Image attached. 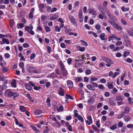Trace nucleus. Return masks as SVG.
<instances>
[{
    "label": "nucleus",
    "instance_id": "1",
    "mask_svg": "<svg viewBox=\"0 0 133 133\" xmlns=\"http://www.w3.org/2000/svg\"><path fill=\"white\" fill-rule=\"evenodd\" d=\"M27 70L30 73L34 72L35 73H37V71L36 70V68L32 66L28 67L27 69Z\"/></svg>",
    "mask_w": 133,
    "mask_h": 133
},
{
    "label": "nucleus",
    "instance_id": "2",
    "mask_svg": "<svg viewBox=\"0 0 133 133\" xmlns=\"http://www.w3.org/2000/svg\"><path fill=\"white\" fill-rule=\"evenodd\" d=\"M116 99L117 101V104L118 105H120L122 104L123 99L121 96H118L116 97Z\"/></svg>",
    "mask_w": 133,
    "mask_h": 133
},
{
    "label": "nucleus",
    "instance_id": "3",
    "mask_svg": "<svg viewBox=\"0 0 133 133\" xmlns=\"http://www.w3.org/2000/svg\"><path fill=\"white\" fill-rule=\"evenodd\" d=\"M102 59L103 60L108 63H110L112 64L114 63V62L110 59L107 57H102Z\"/></svg>",
    "mask_w": 133,
    "mask_h": 133
},
{
    "label": "nucleus",
    "instance_id": "4",
    "mask_svg": "<svg viewBox=\"0 0 133 133\" xmlns=\"http://www.w3.org/2000/svg\"><path fill=\"white\" fill-rule=\"evenodd\" d=\"M116 101L113 98H110L109 99V102L110 104L113 106L116 105V103L115 102Z\"/></svg>",
    "mask_w": 133,
    "mask_h": 133
},
{
    "label": "nucleus",
    "instance_id": "5",
    "mask_svg": "<svg viewBox=\"0 0 133 133\" xmlns=\"http://www.w3.org/2000/svg\"><path fill=\"white\" fill-rule=\"evenodd\" d=\"M105 11L107 15L109 16L111 19H113L114 18V16L110 14L109 11L108 9H106Z\"/></svg>",
    "mask_w": 133,
    "mask_h": 133
},
{
    "label": "nucleus",
    "instance_id": "6",
    "mask_svg": "<svg viewBox=\"0 0 133 133\" xmlns=\"http://www.w3.org/2000/svg\"><path fill=\"white\" fill-rule=\"evenodd\" d=\"M69 17L70 21L74 24H75L76 23L75 21V19L71 15H70L69 16Z\"/></svg>",
    "mask_w": 133,
    "mask_h": 133
},
{
    "label": "nucleus",
    "instance_id": "7",
    "mask_svg": "<svg viewBox=\"0 0 133 133\" xmlns=\"http://www.w3.org/2000/svg\"><path fill=\"white\" fill-rule=\"evenodd\" d=\"M89 13L92 14L93 15H96L97 14V12L95 10L93 9H89Z\"/></svg>",
    "mask_w": 133,
    "mask_h": 133
},
{
    "label": "nucleus",
    "instance_id": "8",
    "mask_svg": "<svg viewBox=\"0 0 133 133\" xmlns=\"http://www.w3.org/2000/svg\"><path fill=\"white\" fill-rule=\"evenodd\" d=\"M67 84L68 87L69 88H71L73 86V82L70 80H68L67 81Z\"/></svg>",
    "mask_w": 133,
    "mask_h": 133
},
{
    "label": "nucleus",
    "instance_id": "9",
    "mask_svg": "<svg viewBox=\"0 0 133 133\" xmlns=\"http://www.w3.org/2000/svg\"><path fill=\"white\" fill-rule=\"evenodd\" d=\"M87 87L89 90L95 91V90L94 87L91 84H89L87 85Z\"/></svg>",
    "mask_w": 133,
    "mask_h": 133
},
{
    "label": "nucleus",
    "instance_id": "10",
    "mask_svg": "<svg viewBox=\"0 0 133 133\" xmlns=\"http://www.w3.org/2000/svg\"><path fill=\"white\" fill-rule=\"evenodd\" d=\"M25 86L26 89L28 90L31 91L32 89V87L30 86L29 84L28 83L25 84Z\"/></svg>",
    "mask_w": 133,
    "mask_h": 133
},
{
    "label": "nucleus",
    "instance_id": "11",
    "mask_svg": "<svg viewBox=\"0 0 133 133\" xmlns=\"http://www.w3.org/2000/svg\"><path fill=\"white\" fill-rule=\"evenodd\" d=\"M116 35L113 34L110 36L108 38V41H110L111 40H113V38L114 39H116Z\"/></svg>",
    "mask_w": 133,
    "mask_h": 133
},
{
    "label": "nucleus",
    "instance_id": "12",
    "mask_svg": "<svg viewBox=\"0 0 133 133\" xmlns=\"http://www.w3.org/2000/svg\"><path fill=\"white\" fill-rule=\"evenodd\" d=\"M64 90L61 87H60L59 91V94L61 96H63L64 95Z\"/></svg>",
    "mask_w": 133,
    "mask_h": 133
},
{
    "label": "nucleus",
    "instance_id": "13",
    "mask_svg": "<svg viewBox=\"0 0 133 133\" xmlns=\"http://www.w3.org/2000/svg\"><path fill=\"white\" fill-rule=\"evenodd\" d=\"M95 101V99L93 98H90L88 101V103L92 104Z\"/></svg>",
    "mask_w": 133,
    "mask_h": 133
},
{
    "label": "nucleus",
    "instance_id": "14",
    "mask_svg": "<svg viewBox=\"0 0 133 133\" xmlns=\"http://www.w3.org/2000/svg\"><path fill=\"white\" fill-rule=\"evenodd\" d=\"M83 63V62L79 63L76 61L75 63V68L79 67L82 65Z\"/></svg>",
    "mask_w": 133,
    "mask_h": 133
},
{
    "label": "nucleus",
    "instance_id": "15",
    "mask_svg": "<svg viewBox=\"0 0 133 133\" xmlns=\"http://www.w3.org/2000/svg\"><path fill=\"white\" fill-rule=\"evenodd\" d=\"M117 123H115L113 124L112 126L110 127V128L112 130H114L117 128Z\"/></svg>",
    "mask_w": 133,
    "mask_h": 133
},
{
    "label": "nucleus",
    "instance_id": "16",
    "mask_svg": "<svg viewBox=\"0 0 133 133\" xmlns=\"http://www.w3.org/2000/svg\"><path fill=\"white\" fill-rule=\"evenodd\" d=\"M38 7L40 10L42 12L43 9L44 8V5L43 4H41L39 5Z\"/></svg>",
    "mask_w": 133,
    "mask_h": 133
},
{
    "label": "nucleus",
    "instance_id": "17",
    "mask_svg": "<svg viewBox=\"0 0 133 133\" xmlns=\"http://www.w3.org/2000/svg\"><path fill=\"white\" fill-rule=\"evenodd\" d=\"M16 81L15 79H14L11 83L12 86V87L15 88L16 87Z\"/></svg>",
    "mask_w": 133,
    "mask_h": 133
},
{
    "label": "nucleus",
    "instance_id": "18",
    "mask_svg": "<svg viewBox=\"0 0 133 133\" xmlns=\"http://www.w3.org/2000/svg\"><path fill=\"white\" fill-rule=\"evenodd\" d=\"M114 27L116 28L118 30H120L122 29L121 26H120L117 24H116L114 25Z\"/></svg>",
    "mask_w": 133,
    "mask_h": 133
},
{
    "label": "nucleus",
    "instance_id": "19",
    "mask_svg": "<svg viewBox=\"0 0 133 133\" xmlns=\"http://www.w3.org/2000/svg\"><path fill=\"white\" fill-rule=\"evenodd\" d=\"M19 109L21 111L23 112H24L26 111V108L23 106H20L19 107Z\"/></svg>",
    "mask_w": 133,
    "mask_h": 133
},
{
    "label": "nucleus",
    "instance_id": "20",
    "mask_svg": "<svg viewBox=\"0 0 133 133\" xmlns=\"http://www.w3.org/2000/svg\"><path fill=\"white\" fill-rule=\"evenodd\" d=\"M59 64L61 70H64L65 69L64 66L62 61H61L59 63Z\"/></svg>",
    "mask_w": 133,
    "mask_h": 133
},
{
    "label": "nucleus",
    "instance_id": "21",
    "mask_svg": "<svg viewBox=\"0 0 133 133\" xmlns=\"http://www.w3.org/2000/svg\"><path fill=\"white\" fill-rule=\"evenodd\" d=\"M34 113L35 115H39L42 113V111L41 110H36L34 111Z\"/></svg>",
    "mask_w": 133,
    "mask_h": 133
},
{
    "label": "nucleus",
    "instance_id": "22",
    "mask_svg": "<svg viewBox=\"0 0 133 133\" xmlns=\"http://www.w3.org/2000/svg\"><path fill=\"white\" fill-rule=\"evenodd\" d=\"M105 35L104 33H102L100 35V37L102 40H104L105 39Z\"/></svg>",
    "mask_w": 133,
    "mask_h": 133
},
{
    "label": "nucleus",
    "instance_id": "23",
    "mask_svg": "<svg viewBox=\"0 0 133 133\" xmlns=\"http://www.w3.org/2000/svg\"><path fill=\"white\" fill-rule=\"evenodd\" d=\"M45 129L43 131V133H48L50 131V129L47 126H45Z\"/></svg>",
    "mask_w": 133,
    "mask_h": 133
},
{
    "label": "nucleus",
    "instance_id": "24",
    "mask_svg": "<svg viewBox=\"0 0 133 133\" xmlns=\"http://www.w3.org/2000/svg\"><path fill=\"white\" fill-rule=\"evenodd\" d=\"M65 95L66 96L65 97L66 99H70L71 100H72L73 99V97L71 95L67 94H66Z\"/></svg>",
    "mask_w": 133,
    "mask_h": 133
},
{
    "label": "nucleus",
    "instance_id": "25",
    "mask_svg": "<svg viewBox=\"0 0 133 133\" xmlns=\"http://www.w3.org/2000/svg\"><path fill=\"white\" fill-rule=\"evenodd\" d=\"M17 27L18 28H23V27L24 25L22 23H18L17 24Z\"/></svg>",
    "mask_w": 133,
    "mask_h": 133
},
{
    "label": "nucleus",
    "instance_id": "26",
    "mask_svg": "<svg viewBox=\"0 0 133 133\" xmlns=\"http://www.w3.org/2000/svg\"><path fill=\"white\" fill-rule=\"evenodd\" d=\"M124 119L126 122H127L130 120V117L129 116H125L124 117Z\"/></svg>",
    "mask_w": 133,
    "mask_h": 133
},
{
    "label": "nucleus",
    "instance_id": "27",
    "mask_svg": "<svg viewBox=\"0 0 133 133\" xmlns=\"http://www.w3.org/2000/svg\"><path fill=\"white\" fill-rule=\"evenodd\" d=\"M2 41L4 42V43H6V44H10V42L7 39L5 38H3L2 39Z\"/></svg>",
    "mask_w": 133,
    "mask_h": 133
},
{
    "label": "nucleus",
    "instance_id": "28",
    "mask_svg": "<svg viewBox=\"0 0 133 133\" xmlns=\"http://www.w3.org/2000/svg\"><path fill=\"white\" fill-rule=\"evenodd\" d=\"M130 52L129 51H125L124 53L123 56L124 58H125L128 55H129Z\"/></svg>",
    "mask_w": 133,
    "mask_h": 133
},
{
    "label": "nucleus",
    "instance_id": "29",
    "mask_svg": "<svg viewBox=\"0 0 133 133\" xmlns=\"http://www.w3.org/2000/svg\"><path fill=\"white\" fill-rule=\"evenodd\" d=\"M91 70L89 69H86L85 70V74L87 75H89L91 73Z\"/></svg>",
    "mask_w": 133,
    "mask_h": 133
},
{
    "label": "nucleus",
    "instance_id": "30",
    "mask_svg": "<svg viewBox=\"0 0 133 133\" xmlns=\"http://www.w3.org/2000/svg\"><path fill=\"white\" fill-rule=\"evenodd\" d=\"M82 15V10H80L79 12V19H81V18H83Z\"/></svg>",
    "mask_w": 133,
    "mask_h": 133
},
{
    "label": "nucleus",
    "instance_id": "31",
    "mask_svg": "<svg viewBox=\"0 0 133 133\" xmlns=\"http://www.w3.org/2000/svg\"><path fill=\"white\" fill-rule=\"evenodd\" d=\"M121 10H122L123 11H128L129 10V9L128 8H125L124 6H122L121 8Z\"/></svg>",
    "mask_w": 133,
    "mask_h": 133
},
{
    "label": "nucleus",
    "instance_id": "32",
    "mask_svg": "<svg viewBox=\"0 0 133 133\" xmlns=\"http://www.w3.org/2000/svg\"><path fill=\"white\" fill-rule=\"evenodd\" d=\"M127 32L130 36L131 37H133V32L129 30H127Z\"/></svg>",
    "mask_w": 133,
    "mask_h": 133
},
{
    "label": "nucleus",
    "instance_id": "33",
    "mask_svg": "<svg viewBox=\"0 0 133 133\" xmlns=\"http://www.w3.org/2000/svg\"><path fill=\"white\" fill-rule=\"evenodd\" d=\"M45 29L46 32H49L51 31L50 28L48 26H45Z\"/></svg>",
    "mask_w": 133,
    "mask_h": 133
},
{
    "label": "nucleus",
    "instance_id": "34",
    "mask_svg": "<svg viewBox=\"0 0 133 133\" xmlns=\"http://www.w3.org/2000/svg\"><path fill=\"white\" fill-rule=\"evenodd\" d=\"M2 70L3 72H7L8 70V69L7 68L4 66H3L2 67Z\"/></svg>",
    "mask_w": 133,
    "mask_h": 133
},
{
    "label": "nucleus",
    "instance_id": "35",
    "mask_svg": "<svg viewBox=\"0 0 133 133\" xmlns=\"http://www.w3.org/2000/svg\"><path fill=\"white\" fill-rule=\"evenodd\" d=\"M125 113H128L130 111L128 107H126L124 109Z\"/></svg>",
    "mask_w": 133,
    "mask_h": 133
},
{
    "label": "nucleus",
    "instance_id": "36",
    "mask_svg": "<svg viewBox=\"0 0 133 133\" xmlns=\"http://www.w3.org/2000/svg\"><path fill=\"white\" fill-rule=\"evenodd\" d=\"M63 110V107L62 105H61L59 108L57 109V111L59 112L62 111Z\"/></svg>",
    "mask_w": 133,
    "mask_h": 133
},
{
    "label": "nucleus",
    "instance_id": "37",
    "mask_svg": "<svg viewBox=\"0 0 133 133\" xmlns=\"http://www.w3.org/2000/svg\"><path fill=\"white\" fill-rule=\"evenodd\" d=\"M63 72L62 73L63 75L64 76H66L68 74L67 71L65 69L64 70H63Z\"/></svg>",
    "mask_w": 133,
    "mask_h": 133
},
{
    "label": "nucleus",
    "instance_id": "38",
    "mask_svg": "<svg viewBox=\"0 0 133 133\" xmlns=\"http://www.w3.org/2000/svg\"><path fill=\"white\" fill-rule=\"evenodd\" d=\"M46 48L47 49L48 52L49 54H50L51 52V47L50 46H48Z\"/></svg>",
    "mask_w": 133,
    "mask_h": 133
},
{
    "label": "nucleus",
    "instance_id": "39",
    "mask_svg": "<svg viewBox=\"0 0 133 133\" xmlns=\"http://www.w3.org/2000/svg\"><path fill=\"white\" fill-rule=\"evenodd\" d=\"M19 95V94L18 93L16 92H13L12 96L14 97H16L18 96Z\"/></svg>",
    "mask_w": 133,
    "mask_h": 133
},
{
    "label": "nucleus",
    "instance_id": "40",
    "mask_svg": "<svg viewBox=\"0 0 133 133\" xmlns=\"http://www.w3.org/2000/svg\"><path fill=\"white\" fill-rule=\"evenodd\" d=\"M122 44V42L121 41H118L115 43V44L116 45H120Z\"/></svg>",
    "mask_w": 133,
    "mask_h": 133
},
{
    "label": "nucleus",
    "instance_id": "41",
    "mask_svg": "<svg viewBox=\"0 0 133 133\" xmlns=\"http://www.w3.org/2000/svg\"><path fill=\"white\" fill-rule=\"evenodd\" d=\"M80 42L82 43L85 46H87L88 45V43L85 41L83 40H81Z\"/></svg>",
    "mask_w": 133,
    "mask_h": 133
},
{
    "label": "nucleus",
    "instance_id": "42",
    "mask_svg": "<svg viewBox=\"0 0 133 133\" xmlns=\"http://www.w3.org/2000/svg\"><path fill=\"white\" fill-rule=\"evenodd\" d=\"M82 79V78L81 76H79L76 78V82H78V81H80Z\"/></svg>",
    "mask_w": 133,
    "mask_h": 133
},
{
    "label": "nucleus",
    "instance_id": "43",
    "mask_svg": "<svg viewBox=\"0 0 133 133\" xmlns=\"http://www.w3.org/2000/svg\"><path fill=\"white\" fill-rule=\"evenodd\" d=\"M35 56H36V55H35V54L34 53H32L31 54V55L30 57V59H34V58L35 57Z\"/></svg>",
    "mask_w": 133,
    "mask_h": 133
},
{
    "label": "nucleus",
    "instance_id": "44",
    "mask_svg": "<svg viewBox=\"0 0 133 133\" xmlns=\"http://www.w3.org/2000/svg\"><path fill=\"white\" fill-rule=\"evenodd\" d=\"M87 119L88 121L91 123H92V118L91 116H88L87 117Z\"/></svg>",
    "mask_w": 133,
    "mask_h": 133
},
{
    "label": "nucleus",
    "instance_id": "45",
    "mask_svg": "<svg viewBox=\"0 0 133 133\" xmlns=\"http://www.w3.org/2000/svg\"><path fill=\"white\" fill-rule=\"evenodd\" d=\"M119 74V72H115L114 74L112 76V77L113 78H114L115 77H116Z\"/></svg>",
    "mask_w": 133,
    "mask_h": 133
},
{
    "label": "nucleus",
    "instance_id": "46",
    "mask_svg": "<svg viewBox=\"0 0 133 133\" xmlns=\"http://www.w3.org/2000/svg\"><path fill=\"white\" fill-rule=\"evenodd\" d=\"M127 127L129 128H133V125L131 124H129L127 125Z\"/></svg>",
    "mask_w": 133,
    "mask_h": 133
},
{
    "label": "nucleus",
    "instance_id": "47",
    "mask_svg": "<svg viewBox=\"0 0 133 133\" xmlns=\"http://www.w3.org/2000/svg\"><path fill=\"white\" fill-rule=\"evenodd\" d=\"M121 21L122 23L124 25H125L127 24L126 22L124 19H122Z\"/></svg>",
    "mask_w": 133,
    "mask_h": 133
},
{
    "label": "nucleus",
    "instance_id": "48",
    "mask_svg": "<svg viewBox=\"0 0 133 133\" xmlns=\"http://www.w3.org/2000/svg\"><path fill=\"white\" fill-rule=\"evenodd\" d=\"M19 66L22 68L24 67V63L22 62H20L19 64Z\"/></svg>",
    "mask_w": 133,
    "mask_h": 133
},
{
    "label": "nucleus",
    "instance_id": "49",
    "mask_svg": "<svg viewBox=\"0 0 133 133\" xmlns=\"http://www.w3.org/2000/svg\"><path fill=\"white\" fill-rule=\"evenodd\" d=\"M34 89L35 90H38L41 89V87L40 86H35L34 87Z\"/></svg>",
    "mask_w": 133,
    "mask_h": 133
},
{
    "label": "nucleus",
    "instance_id": "50",
    "mask_svg": "<svg viewBox=\"0 0 133 133\" xmlns=\"http://www.w3.org/2000/svg\"><path fill=\"white\" fill-rule=\"evenodd\" d=\"M118 125L119 127H121L123 125V123L121 122H119L118 123Z\"/></svg>",
    "mask_w": 133,
    "mask_h": 133
},
{
    "label": "nucleus",
    "instance_id": "51",
    "mask_svg": "<svg viewBox=\"0 0 133 133\" xmlns=\"http://www.w3.org/2000/svg\"><path fill=\"white\" fill-rule=\"evenodd\" d=\"M55 30L58 31V32H59L60 31V28H59L57 26H56L55 27Z\"/></svg>",
    "mask_w": 133,
    "mask_h": 133
},
{
    "label": "nucleus",
    "instance_id": "52",
    "mask_svg": "<svg viewBox=\"0 0 133 133\" xmlns=\"http://www.w3.org/2000/svg\"><path fill=\"white\" fill-rule=\"evenodd\" d=\"M29 45L26 43H24L23 45V46L24 48H27L29 46Z\"/></svg>",
    "mask_w": 133,
    "mask_h": 133
},
{
    "label": "nucleus",
    "instance_id": "53",
    "mask_svg": "<svg viewBox=\"0 0 133 133\" xmlns=\"http://www.w3.org/2000/svg\"><path fill=\"white\" fill-rule=\"evenodd\" d=\"M109 22L113 26V27L114 26V25H115V24H116L113 21H111L110 20H109Z\"/></svg>",
    "mask_w": 133,
    "mask_h": 133
},
{
    "label": "nucleus",
    "instance_id": "54",
    "mask_svg": "<svg viewBox=\"0 0 133 133\" xmlns=\"http://www.w3.org/2000/svg\"><path fill=\"white\" fill-rule=\"evenodd\" d=\"M126 60V61L129 63H131L132 61V60L130 58H127Z\"/></svg>",
    "mask_w": 133,
    "mask_h": 133
},
{
    "label": "nucleus",
    "instance_id": "55",
    "mask_svg": "<svg viewBox=\"0 0 133 133\" xmlns=\"http://www.w3.org/2000/svg\"><path fill=\"white\" fill-rule=\"evenodd\" d=\"M95 28L97 30H99L101 28V26L99 24H97L95 26Z\"/></svg>",
    "mask_w": 133,
    "mask_h": 133
},
{
    "label": "nucleus",
    "instance_id": "56",
    "mask_svg": "<svg viewBox=\"0 0 133 133\" xmlns=\"http://www.w3.org/2000/svg\"><path fill=\"white\" fill-rule=\"evenodd\" d=\"M70 35H74L75 36H76L77 35V34L76 33H74L72 32H70L69 33Z\"/></svg>",
    "mask_w": 133,
    "mask_h": 133
},
{
    "label": "nucleus",
    "instance_id": "57",
    "mask_svg": "<svg viewBox=\"0 0 133 133\" xmlns=\"http://www.w3.org/2000/svg\"><path fill=\"white\" fill-rule=\"evenodd\" d=\"M72 61V59L71 58H69L68 59L67 61L69 65H70L71 64Z\"/></svg>",
    "mask_w": 133,
    "mask_h": 133
},
{
    "label": "nucleus",
    "instance_id": "58",
    "mask_svg": "<svg viewBox=\"0 0 133 133\" xmlns=\"http://www.w3.org/2000/svg\"><path fill=\"white\" fill-rule=\"evenodd\" d=\"M122 56L121 53L119 52H118L116 54V56L117 57H119Z\"/></svg>",
    "mask_w": 133,
    "mask_h": 133
},
{
    "label": "nucleus",
    "instance_id": "59",
    "mask_svg": "<svg viewBox=\"0 0 133 133\" xmlns=\"http://www.w3.org/2000/svg\"><path fill=\"white\" fill-rule=\"evenodd\" d=\"M78 119L80 121L82 122H84V120L82 117L80 116L78 118Z\"/></svg>",
    "mask_w": 133,
    "mask_h": 133
},
{
    "label": "nucleus",
    "instance_id": "60",
    "mask_svg": "<svg viewBox=\"0 0 133 133\" xmlns=\"http://www.w3.org/2000/svg\"><path fill=\"white\" fill-rule=\"evenodd\" d=\"M99 122H100L98 120L96 121V125L97 127L98 128H99L100 127V124L99 123Z\"/></svg>",
    "mask_w": 133,
    "mask_h": 133
},
{
    "label": "nucleus",
    "instance_id": "61",
    "mask_svg": "<svg viewBox=\"0 0 133 133\" xmlns=\"http://www.w3.org/2000/svg\"><path fill=\"white\" fill-rule=\"evenodd\" d=\"M97 6L98 7V9L99 11H101L103 9V8H102L101 5L99 4H98Z\"/></svg>",
    "mask_w": 133,
    "mask_h": 133
},
{
    "label": "nucleus",
    "instance_id": "62",
    "mask_svg": "<svg viewBox=\"0 0 133 133\" xmlns=\"http://www.w3.org/2000/svg\"><path fill=\"white\" fill-rule=\"evenodd\" d=\"M98 88L100 89H104L105 88H104V86L102 84H99L98 85Z\"/></svg>",
    "mask_w": 133,
    "mask_h": 133
},
{
    "label": "nucleus",
    "instance_id": "63",
    "mask_svg": "<svg viewBox=\"0 0 133 133\" xmlns=\"http://www.w3.org/2000/svg\"><path fill=\"white\" fill-rule=\"evenodd\" d=\"M85 50V48L84 47H80L79 50L80 51H83Z\"/></svg>",
    "mask_w": 133,
    "mask_h": 133
},
{
    "label": "nucleus",
    "instance_id": "64",
    "mask_svg": "<svg viewBox=\"0 0 133 133\" xmlns=\"http://www.w3.org/2000/svg\"><path fill=\"white\" fill-rule=\"evenodd\" d=\"M114 86L113 85L111 84H108V87L109 89H112L113 88Z\"/></svg>",
    "mask_w": 133,
    "mask_h": 133
}]
</instances>
